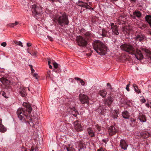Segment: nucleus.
<instances>
[{
    "mask_svg": "<svg viewBox=\"0 0 151 151\" xmlns=\"http://www.w3.org/2000/svg\"><path fill=\"white\" fill-rule=\"evenodd\" d=\"M51 72L50 70H49L47 72V75L46 76L47 78L48 79H50L52 81H53V78L51 77Z\"/></svg>",
    "mask_w": 151,
    "mask_h": 151,
    "instance_id": "30",
    "label": "nucleus"
},
{
    "mask_svg": "<svg viewBox=\"0 0 151 151\" xmlns=\"http://www.w3.org/2000/svg\"><path fill=\"white\" fill-rule=\"evenodd\" d=\"M79 99L81 104H86L88 105V104L89 99L87 95L80 94L79 95Z\"/></svg>",
    "mask_w": 151,
    "mask_h": 151,
    "instance_id": "6",
    "label": "nucleus"
},
{
    "mask_svg": "<svg viewBox=\"0 0 151 151\" xmlns=\"http://www.w3.org/2000/svg\"><path fill=\"white\" fill-rule=\"evenodd\" d=\"M102 141L103 142L105 143V144H106L107 142V140L104 139H103Z\"/></svg>",
    "mask_w": 151,
    "mask_h": 151,
    "instance_id": "50",
    "label": "nucleus"
},
{
    "mask_svg": "<svg viewBox=\"0 0 151 151\" xmlns=\"http://www.w3.org/2000/svg\"><path fill=\"white\" fill-rule=\"evenodd\" d=\"M98 33L99 35L98 37L100 38L101 37H105L106 36L110 37L111 36V34L110 32H109V31H108V32L107 35V32L104 29H102L101 32H99Z\"/></svg>",
    "mask_w": 151,
    "mask_h": 151,
    "instance_id": "10",
    "label": "nucleus"
},
{
    "mask_svg": "<svg viewBox=\"0 0 151 151\" xmlns=\"http://www.w3.org/2000/svg\"><path fill=\"white\" fill-rule=\"evenodd\" d=\"M30 65V67L31 68V72L32 73H33L35 72V70L32 68V66L31 65Z\"/></svg>",
    "mask_w": 151,
    "mask_h": 151,
    "instance_id": "45",
    "label": "nucleus"
},
{
    "mask_svg": "<svg viewBox=\"0 0 151 151\" xmlns=\"http://www.w3.org/2000/svg\"><path fill=\"white\" fill-rule=\"evenodd\" d=\"M111 29L112 30V32L115 35H118L119 33L118 31V28L117 26L116 25H115L113 23L111 24Z\"/></svg>",
    "mask_w": 151,
    "mask_h": 151,
    "instance_id": "12",
    "label": "nucleus"
},
{
    "mask_svg": "<svg viewBox=\"0 0 151 151\" xmlns=\"http://www.w3.org/2000/svg\"><path fill=\"white\" fill-rule=\"evenodd\" d=\"M145 106L148 108L149 107V104L148 103H146L145 104Z\"/></svg>",
    "mask_w": 151,
    "mask_h": 151,
    "instance_id": "55",
    "label": "nucleus"
},
{
    "mask_svg": "<svg viewBox=\"0 0 151 151\" xmlns=\"http://www.w3.org/2000/svg\"><path fill=\"white\" fill-rule=\"evenodd\" d=\"M71 114L75 117H76L78 114V111H76V109L73 108L71 109Z\"/></svg>",
    "mask_w": 151,
    "mask_h": 151,
    "instance_id": "24",
    "label": "nucleus"
},
{
    "mask_svg": "<svg viewBox=\"0 0 151 151\" xmlns=\"http://www.w3.org/2000/svg\"><path fill=\"white\" fill-rule=\"evenodd\" d=\"M66 149L68 151H71V149L70 148H69L67 147H66Z\"/></svg>",
    "mask_w": 151,
    "mask_h": 151,
    "instance_id": "52",
    "label": "nucleus"
},
{
    "mask_svg": "<svg viewBox=\"0 0 151 151\" xmlns=\"http://www.w3.org/2000/svg\"><path fill=\"white\" fill-rule=\"evenodd\" d=\"M146 27V25L145 24H142L140 25V28L142 29H144Z\"/></svg>",
    "mask_w": 151,
    "mask_h": 151,
    "instance_id": "32",
    "label": "nucleus"
},
{
    "mask_svg": "<svg viewBox=\"0 0 151 151\" xmlns=\"http://www.w3.org/2000/svg\"><path fill=\"white\" fill-rule=\"evenodd\" d=\"M0 81L3 84L5 83H7L9 82V81L7 79L4 78H0Z\"/></svg>",
    "mask_w": 151,
    "mask_h": 151,
    "instance_id": "29",
    "label": "nucleus"
},
{
    "mask_svg": "<svg viewBox=\"0 0 151 151\" xmlns=\"http://www.w3.org/2000/svg\"><path fill=\"white\" fill-rule=\"evenodd\" d=\"M48 65L50 64V59H48Z\"/></svg>",
    "mask_w": 151,
    "mask_h": 151,
    "instance_id": "54",
    "label": "nucleus"
},
{
    "mask_svg": "<svg viewBox=\"0 0 151 151\" xmlns=\"http://www.w3.org/2000/svg\"><path fill=\"white\" fill-rule=\"evenodd\" d=\"M86 39L88 41L92 40L94 37V35L90 32H87L84 34Z\"/></svg>",
    "mask_w": 151,
    "mask_h": 151,
    "instance_id": "11",
    "label": "nucleus"
},
{
    "mask_svg": "<svg viewBox=\"0 0 151 151\" xmlns=\"http://www.w3.org/2000/svg\"><path fill=\"white\" fill-rule=\"evenodd\" d=\"M23 106H24V108H20L18 109L17 111V114L20 120L23 122L25 120V118L24 115L27 118L28 120V123L30 126L35 128V124L37 125L39 124L37 119H36L35 120H32V119L30 118V117L28 115L27 112L28 114L31 113L32 110V108L31 106L27 104L24 103L23 104Z\"/></svg>",
    "mask_w": 151,
    "mask_h": 151,
    "instance_id": "1",
    "label": "nucleus"
},
{
    "mask_svg": "<svg viewBox=\"0 0 151 151\" xmlns=\"http://www.w3.org/2000/svg\"><path fill=\"white\" fill-rule=\"evenodd\" d=\"M75 129L78 132H81L83 130V126L81 124L80 122L76 120L73 123Z\"/></svg>",
    "mask_w": 151,
    "mask_h": 151,
    "instance_id": "9",
    "label": "nucleus"
},
{
    "mask_svg": "<svg viewBox=\"0 0 151 151\" xmlns=\"http://www.w3.org/2000/svg\"><path fill=\"white\" fill-rule=\"evenodd\" d=\"M77 40L78 45L80 46L84 47L87 44L86 41L82 37L78 36Z\"/></svg>",
    "mask_w": 151,
    "mask_h": 151,
    "instance_id": "8",
    "label": "nucleus"
},
{
    "mask_svg": "<svg viewBox=\"0 0 151 151\" xmlns=\"http://www.w3.org/2000/svg\"><path fill=\"white\" fill-rule=\"evenodd\" d=\"M32 11L33 14L37 17H40L42 14V8L40 6H37L35 5L32 6Z\"/></svg>",
    "mask_w": 151,
    "mask_h": 151,
    "instance_id": "5",
    "label": "nucleus"
},
{
    "mask_svg": "<svg viewBox=\"0 0 151 151\" xmlns=\"http://www.w3.org/2000/svg\"><path fill=\"white\" fill-rule=\"evenodd\" d=\"M132 3H134L136 2V0H130Z\"/></svg>",
    "mask_w": 151,
    "mask_h": 151,
    "instance_id": "51",
    "label": "nucleus"
},
{
    "mask_svg": "<svg viewBox=\"0 0 151 151\" xmlns=\"http://www.w3.org/2000/svg\"><path fill=\"white\" fill-rule=\"evenodd\" d=\"M93 45L94 49L100 55H104L106 53L107 47L106 45L101 41H94Z\"/></svg>",
    "mask_w": 151,
    "mask_h": 151,
    "instance_id": "3",
    "label": "nucleus"
},
{
    "mask_svg": "<svg viewBox=\"0 0 151 151\" xmlns=\"http://www.w3.org/2000/svg\"><path fill=\"white\" fill-rule=\"evenodd\" d=\"M6 45L7 44L6 42H3L1 44V45L4 47H6Z\"/></svg>",
    "mask_w": 151,
    "mask_h": 151,
    "instance_id": "40",
    "label": "nucleus"
},
{
    "mask_svg": "<svg viewBox=\"0 0 151 151\" xmlns=\"http://www.w3.org/2000/svg\"><path fill=\"white\" fill-rule=\"evenodd\" d=\"M0 93L4 97L7 98V97L6 96V93L4 92L3 91H1Z\"/></svg>",
    "mask_w": 151,
    "mask_h": 151,
    "instance_id": "35",
    "label": "nucleus"
},
{
    "mask_svg": "<svg viewBox=\"0 0 151 151\" xmlns=\"http://www.w3.org/2000/svg\"><path fill=\"white\" fill-rule=\"evenodd\" d=\"M37 52V51L33 52L32 54L30 53V54L33 56H36Z\"/></svg>",
    "mask_w": 151,
    "mask_h": 151,
    "instance_id": "39",
    "label": "nucleus"
},
{
    "mask_svg": "<svg viewBox=\"0 0 151 151\" xmlns=\"http://www.w3.org/2000/svg\"><path fill=\"white\" fill-rule=\"evenodd\" d=\"M54 21L61 26L68 25L69 23L68 16L65 13H64L61 16L54 18Z\"/></svg>",
    "mask_w": 151,
    "mask_h": 151,
    "instance_id": "4",
    "label": "nucleus"
},
{
    "mask_svg": "<svg viewBox=\"0 0 151 151\" xmlns=\"http://www.w3.org/2000/svg\"><path fill=\"white\" fill-rule=\"evenodd\" d=\"M31 44L30 43H27V45L28 47H30L31 45Z\"/></svg>",
    "mask_w": 151,
    "mask_h": 151,
    "instance_id": "53",
    "label": "nucleus"
},
{
    "mask_svg": "<svg viewBox=\"0 0 151 151\" xmlns=\"http://www.w3.org/2000/svg\"><path fill=\"white\" fill-rule=\"evenodd\" d=\"M49 68L50 69H52V67L50 64L49 65Z\"/></svg>",
    "mask_w": 151,
    "mask_h": 151,
    "instance_id": "57",
    "label": "nucleus"
},
{
    "mask_svg": "<svg viewBox=\"0 0 151 151\" xmlns=\"http://www.w3.org/2000/svg\"><path fill=\"white\" fill-rule=\"evenodd\" d=\"M133 14L134 16H136L138 17H139L141 16V14L140 12L137 10H136L134 12Z\"/></svg>",
    "mask_w": 151,
    "mask_h": 151,
    "instance_id": "28",
    "label": "nucleus"
},
{
    "mask_svg": "<svg viewBox=\"0 0 151 151\" xmlns=\"http://www.w3.org/2000/svg\"><path fill=\"white\" fill-rule=\"evenodd\" d=\"M96 127L98 131H100V127H99L98 125H96Z\"/></svg>",
    "mask_w": 151,
    "mask_h": 151,
    "instance_id": "49",
    "label": "nucleus"
},
{
    "mask_svg": "<svg viewBox=\"0 0 151 151\" xmlns=\"http://www.w3.org/2000/svg\"><path fill=\"white\" fill-rule=\"evenodd\" d=\"M130 81H129V84H130Z\"/></svg>",
    "mask_w": 151,
    "mask_h": 151,
    "instance_id": "63",
    "label": "nucleus"
},
{
    "mask_svg": "<svg viewBox=\"0 0 151 151\" xmlns=\"http://www.w3.org/2000/svg\"><path fill=\"white\" fill-rule=\"evenodd\" d=\"M47 37L50 41H52L53 40V38L52 37L47 36Z\"/></svg>",
    "mask_w": 151,
    "mask_h": 151,
    "instance_id": "42",
    "label": "nucleus"
},
{
    "mask_svg": "<svg viewBox=\"0 0 151 151\" xmlns=\"http://www.w3.org/2000/svg\"><path fill=\"white\" fill-rule=\"evenodd\" d=\"M117 129L113 126H110L108 129V132L110 135L115 134L117 132Z\"/></svg>",
    "mask_w": 151,
    "mask_h": 151,
    "instance_id": "14",
    "label": "nucleus"
},
{
    "mask_svg": "<svg viewBox=\"0 0 151 151\" xmlns=\"http://www.w3.org/2000/svg\"><path fill=\"white\" fill-rule=\"evenodd\" d=\"M145 19L149 24L151 26V16L148 15L146 16Z\"/></svg>",
    "mask_w": 151,
    "mask_h": 151,
    "instance_id": "27",
    "label": "nucleus"
},
{
    "mask_svg": "<svg viewBox=\"0 0 151 151\" xmlns=\"http://www.w3.org/2000/svg\"><path fill=\"white\" fill-rule=\"evenodd\" d=\"M33 76L35 77L36 79L37 80L39 78L38 75L37 73H34L33 74Z\"/></svg>",
    "mask_w": 151,
    "mask_h": 151,
    "instance_id": "34",
    "label": "nucleus"
},
{
    "mask_svg": "<svg viewBox=\"0 0 151 151\" xmlns=\"http://www.w3.org/2000/svg\"><path fill=\"white\" fill-rule=\"evenodd\" d=\"M118 117V116L117 114V113L116 114H114L113 116V118L115 119L117 118Z\"/></svg>",
    "mask_w": 151,
    "mask_h": 151,
    "instance_id": "44",
    "label": "nucleus"
},
{
    "mask_svg": "<svg viewBox=\"0 0 151 151\" xmlns=\"http://www.w3.org/2000/svg\"><path fill=\"white\" fill-rule=\"evenodd\" d=\"M78 5L82 7L85 8L86 9H92L91 7L89 6L87 3H85L82 1H79L78 4Z\"/></svg>",
    "mask_w": 151,
    "mask_h": 151,
    "instance_id": "13",
    "label": "nucleus"
},
{
    "mask_svg": "<svg viewBox=\"0 0 151 151\" xmlns=\"http://www.w3.org/2000/svg\"><path fill=\"white\" fill-rule=\"evenodd\" d=\"M122 115L123 117L125 119H128L129 117V113L127 111L123 112L122 113Z\"/></svg>",
    "mask_w": 151,
    "mask_h": 151,
    "instance_id": "25",
    "label": "nucleus"
},
{
    "mask_svg": "<svg viewBox=\"0 0 151 151\" xmlns=\"http://www.w3.org/2000/svg\"><path fill=\"white\" fill-rule=\"evenodd\" d=\"M87 131L89 135L91 137L95 136V131L94 129L91 127H89L87 129Z\"/></svg>",
    "mask_w": 151,
    "mask_h": 151,
    "instance_id": "16",
    "label": "nucleus"
},
{
    "mask_svg": "<svg viewBox=\"0 0 151 151\" xmlns=\"http://www.w3.org/2000/svg\"><path fill=\"white\" fill-rule=\"evenodd\" d=\"M86 55L88 56H89L90 55L89 54H86Z\"/></svg>",
    "mask_w": 151,
    "mask_h": 151,
    "instance_id": "62",
    "label": "nucleus"
},
{
    "mask_svg": "<svg viewBox=\"0 0 151 151\" xmlns=\"http://www.w3.org/2000/svg\"><path fill=\"white\" fill-rule=\"evenodd\" d=\"M121 49L128 52L131 55H134L136 58L138 60H141L143 58V55L140 51L138 49H135L132 45L127 44H124L120 46Z\"/></svg>",
    "mask_w": 151,
    "mask_h": 151,
    "instance_id": "2",
    "label": "nucleus"
},
{
    "mask_svg": "<svg viewBox=\"0 0 151 151\" xmlns=\"http://www.w3.org/2000/svg\"><path fill=\"white\" fill-rule=\"evenodd\" d=\"M107 86H109L110 88H111V86L109 83H107Z\"/></svg>",
    "mask_w": 151,
    "mask_h": 151,
    "instance_id": "56",
    "label": "nucleus"
},
{
    "mask_svg": "<svg viewBox=\"0 0 151 151\" xmlns=\"http://www.w3.org/2000/svg\"><path fill=\"white\" fill-rule=\"evenodd\" d=\"M74 79L76 81H80L81 79V78L78 77H75Z\"/></svg>",
    "mask_w": 151,
    "mask_h": 151,
    "instance_id": "46",
    "label": "nucleus"
},
{
    "mask_svg": "<svg viewBox=\"0 0 151 151\" xmlns=\"http://www.w3.org/2000/svg\"><path fill=\"white\" fill-rule=\"evenodd\" d=\"M53 66L55 68H58V65L57 63H56L55 62L54 63H53Z\"/></svg>",
    "mask_w": 151,
    "mask_h": 151,
    "instance_id": "37",
    "label": "nucleus"
},
{
    "mask_svg": "<svg viewBox=\"0 0 151 151\" xmlns=\"http://www.w3.org/2000/svg\"><path fill=\"white\" fill-rule=\"evenodd\" d=\"M114 101L113 98L111 96L108 97L106 100L105 103L108 106H110Z\"/></svg>",
    "mask_w": 151,
    "mask_h": 151,
    "instance_id": "17",
    "label": "nucleus"
},
{
    "mask_svg": "<svg viewBox=\"0 0 151 151\" xmlns=\"http://www.w3.org/2000/svg\"><path fill=\"white\" fill-rule=\"evenodd\" d=\"M139 119L141 122H146V119L145 116L142 114H140L139 116Z\"/></svg>",
    "mask_w": 151,
    "mask_h": 151,
    "instance_id": "19",
    "label": "nucleus"
},
{
    "mask_svg": "<svg viewBox=\"0 0 151 151\" xmlns=\"http://www.w3.org/2000/svg\"><path fill=\"white\" fill-rule=\"evenodd\" d=\"M140 101L142 103H144L145 102L146 100L145 99L143 98L140 100Z\"/></svg>",
    "mask_w": 151,
    "mask_h": 151,
    "instance_id": "43",
    "label": "nucleus"
},
{
    "mask_svg": "<svg viewBox=\"0 0 151 151\" xmlns=\"http://www.w3.org/2000/svg\"><path fill=\"white\" fill-rule=\"evenodd\" d=\"M125 29H127V28H124V29H123L124 31L125 30Z\"/></svg>",
    "mask_w": 151,
    "mask_h": 151,
    "instance_id": "59",
    "label": "nucleus"
},
{
    "mask_svg": "<svg viewBox=\"0 0 151 151\" xmlns=\"http://www.w3.org/2000/svg\"><path fill=\"white\" fill-rule=\"evenodd\" d=\"M19 92L21 95L22 97H24L27 95L25 89L22 87H20L19 89Z\"/></svg>",
    "mask_w": 151,
    "mask_h": 151,
    "instance_id": "18",
    "label": "nucleus"
},
{
    "mask_svg": "<svg viewBox=\"0 0 151 151\" xmlns=\"http://www.w3.org/2000/svg\"><path fill=\"white\" fill-rule=\"evenodd\" d=\"M120 145L122 149L126 150L128 146L125 140L122 139L120 142Z\"/></svg>",
    "mask_w": 151,
    "mask_h": 151,
    "instance_id": "15",
    "label": "nucleus"
},
{
    "mask_svg": "<svg viewBox=\"0 0 151 151\" xmlns=\"http://www.w3.org/2000/svg\"><path fill=\"white\" fill-rule=\"evenodd\" d=\"M80 82L81 83V84L83 86H84L85 85V83L82 79H81V81H80Z\"/></svg>",
    "mask_w": 151,
    "mask_h": 151,
    "instance_id": "41",
    "label": "nucleus"
},
{
    "mask_svg": "<svg viewBox=\"0 0 151 151\" xmlns=\"http://www.w3.org/2000/svg\"><path fill=\"white\" fill-rule=\"evenodd\" d=\"M6 129L2 124V119L0 118V132H4L6 131Z\"/></svg>",
    "mask_w": 151,
    "mask_h": 151,
    "instance_id": "20",
    "label": "nucleus"
},
{
    "mask_svg": "<svg viewBox=\"0 0 151 151\" xmlns=\"http://www.w3.org/2000/svg\"><path fill=\"white\" fill-rule=\"evenodd\" d=\"M99 94L103 97L106 96L107 94L106 91L105 90H101L99 91Z\"/></svg>",
    "mask_w": 151,
    "mask_h": 151,
    "instance_id": "21",
    "label": "nucleus"
},
{
    "mask_svg": "<svg viewBox=\"0 0 151 151\" xmlns=\"http://www.w3.org/2000/svg\"><path fill=\"white\" fill-rule=\"evenodd\" d=\"M19 23L17 21H15L14 23H9L8 25L11 27H14L15 26L18 25Z\"/></svg>",
    "mask_w": 151,
    "mask_h": 151,
    "instance_id": "31",
    "label": "nucleus"
},
{
    "mask_svg": "<svg viewBox=\"0 0 151 151\" xmlns=\"http://www.w3.org/2000/svg\"><path fill=\"white\" fill-rule=\"evenodd\" d=\"M112 2H113L114 1H117V0H110Z\"/></svg>",
    "mask_w": 151,
    "mask_h": 151,
    "instance_id": "58",
    "label": "nucleus"
},
{
    "mask_svg": "<svg viewBox=\"0 0 151 151\" xmlns=\"http://www.w3.org/2000/svg\"><path fill=\"white\" fill-rule=\"evenodd\" d=\"M141 135L143 138H146L150 137V134L147 132H144L141 134Z\"/></svg>",
    "mask_w": 151,
    "mask_h": 151,
    "instance_id": "22",
    "label": "nucleus"
},
{
    "mask_svg": "<svg viewBox=\"0 0 151 151\" xmlns=\"http://www.w3.org/2000/svg\"><path fill=\"white\" fill-rule=\"evenodd\" d=\"M145 55L147 58L151 60V52L148 50H145Z\"/></svg>",
    "mask_w": 151,
    "mask_h": 151,
    "instance_id": "26",
    "label": "nucleus"
},
{
    "mask_svg": "<svg viewBox=\"0 0 151 151\" xmlns=\"http://www.w3.org/2000/svg\"><path fill=\"white\" fill-rule=\"evenodd\" d=\"M28 90L29 91H30V89H29V88H28Z\"/></svg>",
    "mask_w": 151,
    "mask_h": 151,
    "instance_id": "61",
    "label": "nucleus"
},
{
    "mask_svg": "<svg viewBox=\"0 0 151 151\" xmlns=\"http://www.w3.org/2000/svg\"><path fill=\"white\" fill-rule=\"evenodd\" d=\"M50 1H58L60 3H61L62 0H49Z\"/></svg>",
    "mask_w": 151,
    "mask_h": 151,
    "instance_id": "48",
    "label": "nucleus"
},
{
    "mask_svg": "<svg viewBox=\"0 0 151 151\" xmlns=\"http://www.w3.org/2000/svg\"><path fill=\"white\" fill-rule=\"evenodd\" d=\"M132 86L134 88L135 91L137 93H141V91L139 89L137 85L135 83L132 85Z\"/></svg>",
    "mask_w": 151,
    "mask_h": 151,
    "instance_id": "23",
    "label": "nucleus"
},
{
    "mask_svg": "<svg viewBox=\"0 0 151 151\" xmlns=\"http://www.w3.org/2000/svg\"><path fill=\"white\" fill-rule=\"evenodd\" d=\"M97 151H106V150L104 148H103L102 147H100L97 150Z\"/></svg>",
    "mask_w": 151,
    "mask_h": 151,
    "instance_id": "36",
    "label": "nucleus"
},
{
    "mask_svg": "<svg viewBox=\"0 0 151 151\" xmlns=\"http://www.w3.org/2000/svg\"><path fill=\"white\" fill-rule=\"evenodd\" d=\"M145 38V36L139 32L135 33L134 39L137 41L142 42L143 41Z\"/></svg>",
    "mask_w": 151,
    "mask_h": 151,
    "instance_id": "7",
    "label": "nucleus"
},
{
    "mask_svg": "<svg viewBox=\"0 0 151 151\" xmlns=\"http://www.w3.org/2000/svg\"><path fill=\"white\" fill-rule=\"evenodd\" d=\"M22 150L24 151H28V150H29V149H27L25 148L24 147H23L22 148Z\"/></svg>",
    "mask_w": 151,
    "mask_h": 151,
    "instance_id": "47",
    "label": "nucleus"
},
{
    "mask_svg": "<svg viewBox=\"0 0 151 151\" xmlns=\"http://www.w3.org/2000/svg\"><path fill=\"white\" fill-rule=\"evenodd\" d=\"M30 151H33V150L32 149H30Z\"/></svg>",
    "mask_w": 151,
    "mask_h": 151,
    "instance_id": "60",
    "label": "nucleus"
},
{
    "mask_svg": "<svg viewBox=\"0 0 151 151\" xmlns=\"http://www.w3.org/2000/svg\"><path fill=\"white\" fill-rule=\"evenodd\" d=\"M15 43L22 47H23L22 43L20 41H17L15 42Z\"/></svg>",
    "mask_w": 151,
    "mask_h": 151,
    "instance_id": "33",
    "label": "nucleus"
},
{
    "mask_svg": "<svg viewBox=\"0 0 151 151\" xmlns=\"http://www.w3.org/2000/svg\"><path fill=\"white\" fill-rule=\"evenodd\" d=\"M129 86H130V84H128L127 86H126V90L128 91H130V90H129Z\"/></svg>",
    "mask_w": 151,
    "mask_h": 151,
    "instance_id": "38",
    "label": "nucleus"
}]
</instances>
